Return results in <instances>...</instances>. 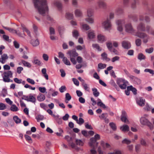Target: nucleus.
Returning <instances> with one entry per match:
<instances>
[{
  "mask_svg": "<svg viewBox=\"0 0 154 154\" xmlns=\"http://www.w3.org/2000/svg\"><path fill=\"white\" fill-rule=\"evenodd\" d=\"M137 29L138 32L136 33V35L142 38L144 43H147L149 39V36L144 33L140 32L139 31H146L148 33H149L150 26H147L146 28H145L144 24L142 22H141L138 25Z\"/></svg>",
  "mask_w": 154,
  "mask_h": 154,
  "instance_id": "1",
  "label": "nucleus"
},
{
  "mask_svg": "<svg viewBox=\"0 0 154 154\" xmlns=\"http://www.w3.org/2000/svg\"><path fill=\"white\" fill-rule=\"evenodd\" d=\"M33 2L35 8L40 14L44 16L48 12V8L46 0H33Z\"/></svg>",
  "mask_w": 154,
  "mask_h": 154,
  "instance_id": "2",
  "label": "nucleus"
},
{
  "mask_svg": "<svg viewBox=\"0 0 154 154\" xmlns=\"http://www.w3.org/2000/svg\"><path fill=\"white\" fill-rule=\"evenodd\" d=\"M140 122L141 124L148 126L151 130L153 129V125L146 118V116L142 117L140 119Z\"/></svg>",
  "mask_w": 154,
  "mask_h": 154,
  "instance_id": "3",
  "label": "nucleus"
},
{
  "mask_svg": "<svg viewBox=\"0 0 154 154\" xmlns=\"http://www.w3.org/2000/svg\"><path fill=\"white\" fill-rule=\"evenodd\" d=\"M102 24V26L105 29L109 30L111 29L112 24L109 18H107L106 19L103 21Z\"/></svg>",
  "mask_w": 154,
  "mask_h": 154,
  "instance_id": "4",
  "label": "nucleus"
},
{
  "mask_svg": "<svg viewBox=\"0 0 154 154\" xmlns=\"http://www.w3.org/2000/svg\"><path fill=\"white\" fill-rule=\"evenodd\" d=\"M3 80L5 82H10V78L12 76V73L10 71L5 72L3 73Z\"/></svg>",
  "mask_w": 154,
  "mask_h": 154,
  "instance_id": "5",
  "label": "nucleus"
},
{
  "mask_svg": "<svg viewBox=\"0 0 154 154\" xmlns=\"http://www.w3.org/2000/svg\"><path fill=\"white\" fill-rule=\"evenodd\" d=\"M125 31L129 33H133L134 30L131 23H128L125 25Z\"/></svg>",
  "mask_w": 154,
  "mask_h": 154,
  "instance_id": "6",
  "label": "nucleus"
},
{
  "mask_svg": "<svg viewBox=\"0 0 154 154\" xmlns=\"http://www.w3.org/2000/svg\"><path fill=\"white\" fill-rule=\"evenodd\" d=\"M116 24L117 30L121 32L123 30V25L125 23V20H118L116 21Z\"/></svg>",
  "mask_w": 154,
  "mask_h": 154,
  "instance_id": "7",
  "label": "nucleus"
},
{
  "mask_svg": "<svg viewBox=\"0 0 154 154\" xmlns=\"http://www.w3.org/2000/svg\"><path fill=\"white\" fill-rule=\"evenodd\" d=\"M128 116L125 110H122V112L121 120L125 123L126 124H129V122L128 119Z\"/></svg>",
  "mask_w": 154,
  "mask_h": 154,
  "instance_id": "8",
  "label": "nucleus"
},
{
  "mask_svg": "<svg viewBox=\"0 0 154 154\" xmlns=\"http://www.w3.org/2000/svg\"><path fill=\"white\" fill-rule=\"evenodd\" d=\"M97 140L94 138H91L90 139V141L89 144L91 148H97L98 145V143L97 142Z\"/></svg>",
  "mask_w": 154,
  "mask_h": 154,
  "instance_id": "9",
  "label": "nucleus"
},
{
  "mask_svg": "<svg viewBox=\"0 0 154 154\" xmlns=\"http://www.w3.org/2000/svg\"><path fill=\"white\" fill-rule=\"evenodd\" d=\"M136 102L137 104L141 106H143L145 104V100L142 97H139L136 99Z\"/></svg>",
  "mask_w": 154,
  "mask_h": 154,
  "instance_id": "10",
  "label": "nucleus"
},
{
  "mask_svg": "<svg viewBox=\"0 0 154 154\" xmlns=\"http://www.w3.org/2000/svg\"><path fill=\"white\" fill-rule=\"evenodd\" d=\"M4 28L5 29L9 31L10 32L15 33L19 36H20L21 35V33L19 31H17V30L7 27H4Z\"/></svg>",
  "mask_w": 154,
  "mask_h": 154,
  "instance_id": "11",
  "label": "nucleus"
},
{
  "mask_svg": "<svg viewBox=\"0 0 154 154\" xmlns=\"http://www.w3.org/2000/svg\"><path fill=\"white\" fill-rule=\"evenodd\" d=\"M67 54H69L70 56V58L71 57H77L78 54L75 52V50H72L71 51H69Z\"/></svg>",
  "mask_w": 154,
  "mask_h": 154,
  "instance_id": "12",
  "label": "nucleus"
},
{
  "mask_svg": "<svg viewBox=\"0 0 154 154\" xmlns=\"http://www.w3.org/2000/svg\"><path fill=\"white\" fill-rule=\"evenodd\" d=\"M122 46L124 48H130L131 47V44L128 41H124L122 42Z\"/></svg>",
  "mask_w": 154,
  "mask_h": 154,
  "instance_id": "13",
  "label": "nucleus"
},
{
  "mask_svg": "<svg viewBox=\"0 0 154 154\" xmlns=\"http://www.w3.org/2000/svg\"><path fill=\"white\" fill-rule=\"evenodd\" d=\"M97 40L100 43H103L106 40V38L103 35L100 34L97 36Z\"/></svg>",
  "mask_w": 154,
  "mask_h": 154,
  "instance_id": "14",
  "label": "nucleus"
},
{
  "mask_svg": "<svg viewBox=\"0 0 154 154\" xmlns=\"http://www.w3.org/2000/svg\"><path fill=\"white\" fill-rule=\"evenodd\" d=\"M139 19L140 21H143L144 19L145 21L147 23L149 22L150 21L149 17L147 16H145L144 17L143 15H140L139 16Z\"/></svg>",
  "mask_w": 154,
  "mask_h": 154,
  "instance_id": "15",
  "label": "nucleus"
},
{
  "mask_svg": "<svg viewBox=\"0 0 154 154\" xmlns=\"http://www.w3.org/2000/svg\"><path fill=\"white\" fill-rule=\"evenodd\" d=\"M88 36L89 39H93L95 37L94 31L92 30H90L88 32Z\"/></svg>",
  "mask_w": 154,
  "mask_h": 154,
  "instance_id": "16",
  "label": "nucleus"
},
{
  "mask_svg": "<svg viewBox=\"0 0 154 154\" xmlns=\"http://www.w3.org/2000/svg\"><path fill=\"white\" fill-rule=\"evenodd\" d=\"M97 4L100 8H105L106 6V3L101 0H99L97 2Z\"/></svg>",
  "mask_w": 154,
  "mask_h": 154,
  "instance_id": "17",
  "label": "nucleus"
},
{
  "mask_svg": "<svg viewBox=\"0 0 154 154\" xmlns=\"http://www.w3.org/2000/svg\"><path fill=\"white\" fill-rule=\"evenodd\" d=\"M54 5L56 6L59 11H60L62 8L61 3L59 1H56L54 2Z\"/></svg>",
  "mask_w": 154,
  "mask_h": 154,
  "instance_id": "18",
  "label": "nucleus"
},
{
  "mask_svg": "<svg viewBox=\"0 0 154 154\" xmlns=\"http://www.w3.org/2000/svg\"><path fill=\"white\" fill-rule=\"evenodd\" d=\"M8 57L6 54H4L1 56V58H0V62L2 64H4L6 60L8 58Z\"/></svg>",
  "mask_w": 154,
  "mask_h": 154,
  "instance_id": "19",
  "label": "nucleus"
},
{
  "mask_svg": "<svg viewBox=\"0 0 154 154\" xmlns=\"http://www.w3.org/2000/svg\"><path fill=\"white\" fill-rule=\"evenodd\" d=\"M120 129L123 132H126L129 131L130 129L129 126L127 125H124L120 127Z\"/></svg>",
  "mask_w": 154,
  "mask_h": 154,
  "instance_id": "20",
  "label": "nucleus"
},
{
  "mask_svg": "<svg viewBox=\"0 0 154 154\" xmlns=\"http://www.w3.org/2000/svg\"><path fill=\"white\" fill-rule=\"evenodd\" d=\"M129 18L132 19L134 21H137V16L135 14H131L128 15Z\"/></svg>",
  "mask_w": 154,
  "mask_h": 154,
  "instance_id": "21",
  "label": "nucleus"
},
{
  "mask_svg": "<svg viewBox=\"0 0 154 154\" xmlns=\"http://www.w3.org/2000/svg\"><path fill=\"white\" fill-rule=\"evenodd\" d=\"M101 56L102 57V59L104 60H106L108 61L110 60V59L107 57V54L105 52L102 53Z\"/></svg>",
  "mask_w": 154,
  "mask_h": 154,
  "instance_id": "22",
  "label": "nucleus"
},
{
  "mask_svg": "<svg viewBox=\"0 0 154 154\" xmlns=\"http://www.w3.org/2000/svg\"><path fill=\"white\" fill-rule=\"evenodd\" d=\"M106 65L105 64H103L101 63H99L98 65V71H100V69H102L105 68Z\"/></svg>",
  "mask_w": 154,
  "mask_h": 154,
  "instance_id": "23",
  "label": "nucleus"
},
{
  "mask_svg": "<svg viewBox=\"0 0 154 154\" xmlns=\"http://www.w3.org/2000/svg\"><path fill=\"white\" fill-rule=\"evenodd\" d=\"M81 25L82 26V29L85 30L87 31L90 29V27L89 26L86 24L81 23Z\"/></svg>",
  "mask_w": 154,
  "mask_h": 154,
  "instance_id": "24",
  "label": "nucleus"
},
{
  "mask_svg": "<svg viewBox=\"0 0 154 154\" xmlns=\"http://www.w3.org/2000/svg\"><path fill=\"white\" fill-rule=\"evenodd\" d=\"M125 82V81L124 79L121 78L118 79L116 81L117 84L119 85V86Z\"/></svg>",
  "mask_w": 154,
  "mask_h": 154,
  "instance_id": "25",
  "label": "nucleus"
},
{
  "mask_svg": "<svg viewBox=\"0 0 154 154\" xmlns=\"http://www.w3.org/2000/svg\"><path fill=\"white\" fill-rule=\"evenodd\" d=\"M45 95L42 94H40L37 97L38 100L40 101H42L45 100Z\"/></svg>",
  "mask_w": 154,
  "mask_h": 154,
  "instance_id": "26",
  "label": "nucleus"
},
{
  "mask_svg": "<svg viewBox=\"0 0 154 154\" xmlns=\"http://www.w3.org/2000/svg\"><path fill=\"white\" fill-rule=\"evenodd\" d=\"M92 91L93 92V94L95 97H97L99 96L100 93L97 91V90L95 88H92Z\"/></svg>",
  "mask_w": 154,
  "mask_h": 154,
  "instance_id": "27",
  "label": "nucleus"
},
{
  "mask_svg": "<svg viewBox=\"0 0 154 154\" xmlns=\"http://www.w3.org/2000/svg\"><path fill=\"white\" fill-rule=\"evenodd\" d=\"M131 142L132 141L130 140L125 138L122 141V143L123 144H125L128 145L131 143Z\"/></svg>",
  "mask_w": 154,
  "mask_h": 154,
  "instance_id": "28",
  "label": "nucleus"
},
{
  "mask_svg": "<svg viewBox=\"0 0 154 154\" xmlns=\"http://www.w3.org/2000/svg\"><path fill=\"white\" fill-rule=\"evenodd\" d=\"M127 89L128 90H130L132 91L133 94H137V90L136 89L133 88L132 86H128L127 87Z\"/></svg>",
  "mask_w": 154,
  "mask_h": 154,
  "instance_id": "29",
  "label": "nucleus"
},
{
  "mask_svg": "<svg viewBox=\"0 0 154 154\" xmlns=\"http://www.w3.org/2000/svg\"><path fill=\"white\" fill-rule=\"evenodd\" d=\"M31 42L33 46H36L39 44V42L38 39L35 40H32Z\"/></svg>",
  "mask_w": 154,
  "mask_h": 154,
  "instance_id": "30",
  "label": "nucleus"
},
{
  "mask_svg": "<svg viewBox=\"0 0 154 154\" xmlns=\"http://www.w3.org/2000/svg\"><path fill=\"white\" fill-rule=\"evenodd\" d=\"M36 101V99L33 96L30 95L29 97L28 101L31 102L35 103Z\"/></svg>",
  "mask_w": 154,
  "mask_h": 154,
  "instance_id": "31",
  "label": "nucleus"
},
{
  "mask_svg": "<svg viewBox=\"0 0 154 154\" xmlns=\"http://www.w3.org/2000/svg\"><path fill=\"white\" fill-rule=\"evenodd\" d=\"M154 13V10L153 9H151L149 6L147 7L146 14H150Z\"/></svg>",
  "mask_w": 154,
  "mask_h": 154,
  "instance_id": "32",
  "label": "nucleus"
},
{
  "mask_svg": "<svg viewBox=\"0 0 154 154\" xmlns=\"http://www.w3.org/2000/svg\"><path fill=\"white\" fill-rule=\"evenodd\" d=\"M75 15L76 17H79L81 16L82 14L81 11L79 9H76L75 12Z\"/></svg>",
  "mask_w": 154,
  "mask_h": 154,
  "instance_id": "33",
  "label": "nucleus"
},
{
  "mask_svg": "<svg viewBox=\"0 0 154 154\" xmlns=\"http://www.w3.org/2000/svg\"><path fill=\"white\" fill-rule=\"evenodd\" d=\"M10 110L13 112H17L18 111V108L15 105H12L10 107Z\"/></svg>",
  "mask_w": 154,
  "mask_h": 154,
  "instance_id": "34",
  "label": "nucleus"
},
{
  "mask_svg": "<svg viewBox=\"0 0 154 154\" xmlns=\"http://www.w3.org/2000/svg\"><path fill=\"white\" fill-rule=\"evenodd\" d=\"M116 12L117 14H122L123 12V10L121 8H118L116 9Z\"/></svg>",
  "mask_w": 154,
  "mask_h": 154,
  "instance_id": "35",
  "label": "nucleus"
},
{
  "mask_svg": "<svg viewBox=\"0 0 154 154\" xmlns=\"http://www.w3.org/2000/svg\"><path fill=\"white\" fill-rule=\"evenodd\" d=\"M134 2L132 3L131 5V7L133 9H135L136 8V4H137L139 2L138 0H133Z\"/></svg>",
  "mask_w": 154,
  "mask_h": 154,
  "instance_id": "36",
  "label": "nucleus"
},
{
  "mask_svg": "<svg viewBox=\"0 0 154 154\" xmlns=\"http://www.w3.org/2000/svg\"><path fill=\"white\" fill-rule=\"evenodd\" d=\"M93 11L91 9H88L87 11V16L88 17H91L92 16Z\"/></svg>",
  "mask_w": 154,
  "mask_h": 154,
  "instance_id": "37",
  "label": "nucleus"
},
{
  "mask_svg": "<svg viewBox=\"0 0 154 154\" xmlns=\"http://www.w3.org/2000/svg\"><path fill=\"white\" fill-rule=\"evenodd\" d=\"M21 62L23 65L25 66H26L28 67H30L31 66V65L29 63L25 61L21 60Z\"/></svg>",
  "mask_w": 154,
  "mask_h": 154,
  "instance_id": "38",
  "label": "nucleus"
},
{
  "mask_svg": "<svg viewBox=\"0 0 154 154\" xmlns=\"http://www.w3.org/2000/svg\"><path fill=\"white\" fill-rule=\"evenodd\" d=\"M85 20L89 23L92 24L94 23V20L91 17H88L86 18L85 19Z\"/></svg>",
  "mask_w": 154,
  "mask_h": 154,
  "instance_id": "39",
  "label": "nucleus"
},
{
  "mask_svg": "<svg viewBox=\"0 0 154 154\" xmlns=\"http://www.w3.org/2000/svg\"><path fill=\"white\" fill-rule=\"evenodd\" d=\"M63 61L64 63L67 65H70V63L69 60H68L66 57H64L63 59Z\"/></svg>",
  "mask_w": 154,
  "mask_h": 154,
  "instance_id": "40",
  "label": "nucleus"
},
{
  "mask_svg": "<svg viewBox=\"0 0 154 154\" xmlns=\"http://www.w3.org/2000/svg\"><path fill=\"white\" fill-rule=\"evenodd\" d=\"M109 125L113 131H115L116 130V126L115 124L113 122H111L109 123Z\"/></svg>",
  "mask_w": 154,
  "mask_h": 154,
  "instance_id": "41",
  "label": "nucleus"
},
{
  "mask_svg": "<svg viewBox=\"0 0 154 154\" xmlns=\"http://www.w3.org/2000/svg\"><path fill=\"white\" fill-rule=\"evenodd\" d=\"M112 53L114 54H119V52L116 49H109Z\"/></svg>",
  "mask_w": 154,
  "mask_h": 154,
  "instance_id": "42",
  "label": "nucleus"
},
{
  "mask_svg": "<svg viewBox=\"0 0 154 154\" xmlns=\"http://www.w3.org/2000/svg\"><path fill=\"white\" fill-rule=\"evenodd\" d=\"M13 119L17 124L20 123L21 122V120L17 116H14Z\"/></svg>",
  "mask_w": 154,
  "mask_h": 154,
  "instance_id": "43",
  "label": "nucleus"
},
{
  "mask_svg": "<svg viewBox=\"0 0 154 154\" xmlns=\"http://www.w3.org/2000/svg\"><path fill=\"white\" fill-rule=\"evenodd\" d=\"M44 118V116L41 115H38L36 117L37 122H38L40 120H42Z\"/></svg>",
  "mask_w": 154,
  "mask_h": 154,
  "instance_id": "44",
  "label": "nucleus"
},
{
  "mask_svg": "<svg viewBox=\"0 0 154 154\" xmlns=\"http://www.w3.org/2000/svg\"><path fill=\"white\" fill-rule=\"evenodd\" d=\"M145 58V56L142 53H140L138 55V59L140 60L144 59Z\"/></svg>",
  "mask_w": 154,
  "mask_h": 154,
  "instance_id": "45",
  "label": "nucleus"
},
{
  "mask_svg": "<svg viewBox=\"0 0 154 154\" xmlns=\"http://www.w3.org/2000/svg\"><path fill=\"white\" fill-rule=\"evenodd\" d=\"M140 145L137 144L135 146V150L137 152H139L140 151Z\"/></svg>",
  "mask_w": 154,
  "mask_h": 154,
  "instance_id": "46",
  "label": "nucleus"
},
{
  "mask_svg": "<svg viewBox=\"0 0 154 154\" xmlns=\"http://www.w3.org/2000/svg\"><path fill=\"white\" fill-rule=\"evenodd\" d=\"M106 45L108 48H112V43L109 41L106 42Z\"/></svg>",
  "mask_w": 154,
  "mask_h": 154,
  "instance_id": "47",
  "label": "nucleus"
},
{
  "mask_svg": "<svg viewBox=\"0 0 154 154\" xmlns=\"http://www.w3.org/2000/svg\"><path fill=\"white\" fill-rule=\"evenodd\" d=\"M66 90V88L65 86H62L59 89V90L61 93H63Z\"/></svg>",
  "mask_w": 154,
  "mask_h": 154,
  "instance_id": "48",
  "label": "nucleus"
},
{
  "mask_svg": "<svg viewBox=\"0 0 154 154\" xmlns=\"http://www.w3.org/2000/svg\"><path fill=\"white\" fill-rule=\"evenodd\" d=\"M108 116V114L107 113H104L102 114L100 116H99V117L101 119H104L106 118Z\"/></svg>",
  "mask_w": 154,
  "mask_h": 154,
  "instance_id": "49",
  "label": "nucleus"
},
{
  "mask_svg": "<svg viewBox=\"0 0 154 154\" xmlns=\"http://www.w3.org/2000/svg\"><path fill=\"white\" fill-rule=\"evenodd\" d=\"M6 108L5 104L3 103H0V110H4Z\"/></svg>",
  "mask_w": 154,
  "mask_h": 154,
  "instance_id": "50",
  "label": "nucleus"
},
{
  "mask_svg": "<svg viewBox=\"0 0 154 154\" xmlns=\"http://www.w3.org/2000/svg\"><path fill=\"white\" fill-rule=\"evenodd\" d=\"M73 15L72 14L69 13H67L66 14V17L69 19H71L72 18Z\"/></svg>",
  "mask_w": 154,
  "mask_h": 154,
  "instance_id": "51",
  "label": "nucleus"
},
{
  "mask_svg": "<svg viewBox=\"0 0 154 154\" xmlns=\"http://www.w3.org/2000/svg\"><path fill=\"white\" fill-rule=\"evenodd\" d=\"M72 35L73 37L77 38L79 36V33L78 31L76 30H74L72 32Z\"/></svg>",
  "mask_w": 154,
  "mask_h": 154,
  "instance_id": "52",
  "label": "nucleus"
},
{
  "mask_svg": "<svg viewBox=\"0 0 154 154\" xmlns=\"http://www.w3.org/2000/svg\"><path fill=\"white\" fill-rule=\"evenodd\" d=\"M134 81L135 83L137 85H139L141 83V80L137 77H136V78H135Z\"/></svg>",
  "mask_w": 154,
  "mask_h": 154,
  "instance_id": "53",
  "label": "nucleus"
},
{
  "mask_svg": "<svg viewBox=\"0 0 154 154\" xmlns=\"http://www.w3.org/2000/svg\"><path fill=\"white\" fill-rule=\"evenodd\" d=\"M58 30L60 34L65 30L63 26H60L58 28Z\"/></svg>",
  "mask_w": 154,
  "mask_h": 154,
  "instance_id": "54",
  "label": "nucleus"
},
{
  "mask_svg": "<svg viewBox=\"0 0 154 154\" xmlns=\"http://www.w3.org/2000/svg\"><path fill=\"white\" fill-rule=\"evenodd\" d=\"M50 91H52L53 93L52 94V96L53 97H55L58 94V92L57 91H55L53 90L51 88L49 90Z\"/></svg>",
  "mask_w": 154,
  "mask_h": 154,
  "instance_id": "55",
  "label": "nucleus"
},
{
  "mask_svg": "<svg viewBox=\"0 0 154 154\" xmlns=\"http://www.w3.org/2000/svg\"><path fill=\"white\" fill-rule=\"evenodd\" d=\"M32 63L35 64L37 65H40L41 63L40 61L37 59H34L33 61H32Z\"/></svg>",
  "mask_w": 154,
  "mask_h": 154,
  "instance_id": "56",
  "label": "nucleus"
},
{
  "mask_svg": "<svg viewBox=\"0 0 154 154\" xmlns=\"http://www.w3.org/2000/svg\"><path fill=\"white\" fill-rule=\"evenodd\" d=\"M71 99V96L69 93H66L65 95V99L66 100L69 101Z\"/></svg>",
  "mask_w": 154,
  "mask_h": 154,
  "instance_id": "57",
  "label": "nucleus"
},
{
  "mask_svg": "<svg viewBox=\"0 0 154 154\" xmlns=\"http://www.w3.org/2000/svg\"><path fill=\"white\" fill-rule=\"evenodd\" d=\"M84 120L81 118H80L78 120V121L77 122V123L79 125H82L84 123Z\"/></svg>",
  "mask_w": 154,
  "mask_h": 154,
  "instance_id": "58",
  "label": "nucleus"
},
{
  "mask_svg": "<svg viewBox=\"0 0 154 154\" xmlns=\"http://www.w3.org/2000/svg\"><path fill=\"white\" fill-rule=\"evenodd\" d=\"M140 144L144 146H146L147 143L146 142V141L143 138H141L140 140Z\"/></svg>",
  "mask_w": 154,
  "mask_h": 154,
  "instance_id": "59",
  "label": "nucleus"
},
{
  "mask_svg": "<svg viewBox=\"0 0 154 154\" xmlns=\"http://www.w3.org/2000/svg\"><path fill=\"white\" fill-rule=\"evenodd\" d=\"M76 143L77 145L82 146L83 145V142L80 140L76 139Z\"/></svg>",
  "mask_w": 154,
  "mask_h": 154,
  "instance_id": "60",
  "label": "nucleus"
},
{
  "mask_svg": "<svg viewBox=\"0 0 154 154\" xmlns=\"http://www.w3.org/2000/svg\"><path fill=\"white\" fill-rule=\"evenodd\" d=\"M97 104L98 106H100L101 107H102L103 108H106L105 105L102 102H97Z\"/></svg>",
  "mask_w": 154,
  "mask_h": 154,
  "instance_id": "61",
  "label": "nucleus"
},
{
  "mask_svg": "<svg viewBox=\"0 0 154 154\" xmlns=\"http://www.w3.org/2000/svg\"><path fill=\"white\" fill-rule=\"evenodd\" d=\"M92 149L90 150V154H97V152L95 150L96 148H92Z\"/></svg>",
  "mask_w": 154,
  "mask_h": 154,
  "instance_id": "62",
  "label": "nucleus"
},
{
  "mask_svg": "<svg viewBox=\"0 0 154 154\" xmlns=\"http://www.w3.org/2000/svg\"><path fill=\"white\" fill-rule=\"evenodd\" d=\"M26 81L29 83H30L32 85H34L35 84V82L33 80L30 78H27L26 79Z\"/></svg>",
  "mask_w": 154,
  "mask_h": 154,
  "instance_id": "63",
  "label": "nucleus"
},
{
  "mask_svg": "<svg viewBox=\"0 0 154 154\" xmlns=\"http://www.w3.org/2000/svg\"><path fill=\"white\" fill-rule=\"evenodd\" d=\"M135 43L137 46H139L141 44V41L139 38L137 39L136 40Z\"/></svg>",
  "mask_w": 154,
  "mask_h": 154,
  "instance_id": "64",
  "label": "nucleus"
}]
</instances>
